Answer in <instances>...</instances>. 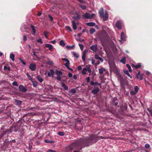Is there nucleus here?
I'll return each mask as SVG.
<instances>
[{"label": "nucleus", "instance_id": "nucleus-64", "mask_svg": "<svg viewBox=\"0 0 152 152\" xmlns=\"http://www.w3.org/2000/svg\"><path fill=\"white\" fill-rule=\"evenodd\" d=\"M73 78L75 79L76 80L77 79V76L75 75H74L73 76Z\"/></svg>", "mask_w": 152, "mask_h": 152}, {"label": "nucleus", "instance_id": "nucleus-29", "mask_svg": "<svg viewBox=\"0 0 152 152\" xmlns=\"http://www.w3.org/2000/svg\"><path fill=\"white\" fill-rule=\"evenodd\" d=\"M59 45L63 47L65 45V44L63 40H61L59 42Z\"/></svg>", "mask_w": 152, "mask_h": 152}, {"label": "nucleus", "instance_id": "nucleus-43", "mask_svg": "<svg viewBox=\"0 0 152 152\" xmlns=\"http://www.w3.org/2000/svg\"><path fill=\"white\" fill-rule=\"evenodd\" d=\"M23 39L24 41H26L27 39V36L25 35H23Z\"/></svg>", "mask_w": 152, "mask_h": 152}, {"label": "nucleus", "instance_id": "nucleus-39", "mask_svg": "<svg viewBox=\"0 0 152 152\" xmlns=\"http://www.w3.org/2000/svg\"><path fill=\"white\" fill-rule=\"evenodd\" d=\"M134 89L135 92L136 93H137L139 90L138 87L137 86H135V87L134 88Z\"/></svg>", "mask_w": 152, "mask_h": 152}, {"label": "nucleus", "instance_id": "nucleus-48", "mask_svg": "<svg viewBox=\"0 0 152 152\" xmlns=\"http://www.w3.org/2000/svg\"><path fill=\"white\" fill-rule=\"evenodd\" d=\"M145 147L147 149H148L150 148V145L148 144H146L145 145Z\"/></svg>", "mask_w": 152, "mask_h": 152}, {"label": "nucleus", "instance_id": "nucleus-40", "mask_svg": "<svg viewBox=\"0 0 152 152\" xmlns=\"http://www.w3.org/2000/svg\"><path fill=\"white\" fill-rule=\"evenodd\" d=\"M45 142L46 143H53L54 142V141L53 140H45Z\"/></svg>", "mask_w": 152, "mask_h": 152}, {"label": "nucleus", "instance_id": "nucleus-37", "mask_svg": "<svg viewBox=\"0 0 152 152\" xmlns=\"http://www.w3.org/2000/svg\"><path fill=\"white\" fill-rule=\"evenodd\" d=\"M126 66L128 67L129 71L130 72H132V70L129 64H126Z\"/></svg>", "mask_w": 152, "mask_h": 152}, {"label": "nucleus", "instance_id": "nucleus-31", "mask_svg": "<svg viewBox=\"0 0 152 152\" xmlns=\"http://www.w3.org/2000/svg\"><path fill=\"white\" fill-rule=\"evenodd\" d=\"M120 61L123 63L124 64H125L126 62V58L125 57H124L123 58L121 59Z\"/></svg>", "mask_w": 152, "mask_h": 152}, {"label": "nucleus", "instance_id": "nucleus-57", "mask_svg": "<svg viewBox=\"0 0 152 152\" xmlns=\"http://www.w3.org/2000/svg\"><path fill=\"white\" fill-rule=\"evenodd\" d=\"M44 35L45 36L46 38H48V36L47 35V32H45L44 33Z\"/></svg>", "mask_w": 152, "mask_h": 152}, {"label": "nucleus", "instance_id": "nucleus-58", "mask_svg": "<svg viewBox=\"0 0 152 152\" xmlns=\"http://www.w3.org/2000/svg\"><path fill=\"white\" fill-rule=\"evenodd\" d=\"M68 76L69 77H71L72 76V74L71 73H70V72H69L68 73Z\"/></svg>", "mask_w": 152, "mask_h": 152}, {"label": "nucleus", "instance_id": "nucleus-26", "mask_svg": "<svg viewBox=\"0 0 152 152\" xmlns=\"http://www.w3.org/2000/svg\"><path fill=\"white\" fill-rule=\"evenodd\" d=\"M99 14L101 17L103 16L104 14L103 10V8H101L100 11L99 12Z\"/></svg>", "mask_w": 152, "mask_h": 152}, {"label": "nucleus", "instance_id": "nucleus-53", "mask_svg": "<svg viewBox=\"0 0 152 152\" xmlns=\"http://www.w3.org/2000/svg\"><path fill=\"white\" fill-rule=\"evenodd\" d=\"M91 63L92 64H95V61L93 58L91 59Z\"/></svg>", "mask_w": 152, "mask_h": 152}, {"label": "nucleus", "instance_id": "nucleus-27", "mask_svg": "<svg viewBox=\"0 0 152 152\" xmlns=\"http://www.w3.org/2000/svg\"><path fill=\"white\" fill-rule=\"evenodd\" d=\"M15 102L16 103V104L17 105H20L22 103V102L20 100H17L15 99Z\"/></svg>", "mask_w": 152, "mask_h": 152}, {"label": "nucleus", "instance_id": "nucleus-42", "mask_svg": "<svg viewBox=\"0 0 152 152\" xmlns=\"http://www.w3.org/2000/svg\"><path fill=\"white\" fill-rule=\"evenodd\" d=\"M58 135L61 136H64V133L62 132H59L58 133Z\"/></svg>", "mask_w": 152, "mask_h": 152}, {"label": "nucleus", "instance_id": "nucleus-10", "mask_svg": "<svg viewBox=\"0 0 152 152\" xmlns=\"http://www.w3.org/2000/svg\"><path fill=\"white\" fill-rule=\"evenodd\" d=\"M97 45L96 44L91 46L90 49L94 52H96L97 49Z\"/></svg>", "mask_w": 152, "mask_h": 152}, {"label": "nucleus", "instance_id": "nucleus-17", "mask_svg": "<svg viewBox=\"0 0 152 152\" xmlns=\"http://www.w3.org/2000/svg\"><path fill=\"white\" fill-rule=\"evenodd\" d=\"M45 47L49 48L50 50L51 51L53 48V46L51 44H46L45 45Z\"/></svg>", "mask_w": 152, "mask_h": 152}, {"label": "nucleus", "instance_id": "nucleus-3", "mask_svg": "<svg viewBox=\"0 0 152 152\" xmlns=\"http://www.w3.org/2000/svg\"><path fill=\"white\" fill-rule=\"evenodd\" d=\"M113 71L114 73L117 76L118 79L121 81V76L119 73V71L117 68L114 69Z\"/></svg>", "mask_w": 152, "mask_h": 152}, {"label": "nucleus", "instance_id": "nucleus-12", "mask_svg": "<svg viewBox=\"0 0 152 152\" xmlns=\"http://www.w3.org/2000/svg\"><path fill=\"white\" fill-rule=\"evenodd\" d=\"M83 18L86 19H90V14L89 13L86 12L85 14L83 15Z\"/></svg>", "mask_w": 152, "mask_h": 152}, {"label": "nucleus", "instance_id": "nucleus-23", "mask_svg": "<svg viewBox=\"0 0 152 152\" xmlns=\"http://www.w3.org/2000/svg\"><path fill=\"white\" fill-rule=\"evenodd\" d=\"M61 86L65 90H68V86L66 85L64 83H62Z\"/></svg>", "mask_w": 152, "mask_h": 152}, {"label": "nucleus", "instance_id": "nucleus-13", "mask_svg": "<svg viewBox=\"0 0 152 152\" xmlns=\"http://www.w3.org/2000/svg\"><path fill=\"white\" fill-rule=\"evenodd\" d=\"M87 52V51L86 50H84L83 51L82 56V59L84 62H85L86 60V53Z\"/></svg>", "mask_w": 152, "mask_h": 152}, {"label": "nucleus", "instance_id": "nucleus-44", "mask_svg": "<svg viewBox=\"0 0 152 152\" xmlns=\"http://www.w3.org/2000/svg\"><path fill=\"white\" fill-rule=\"evenodd\" d=\"M26 75L27 77L30 80H31L32 79V77L29 75L28 73H27Z\"/></svg>", "mask_w": 152, "mask_h": 152}, {"label": "nucleus", "instance_id": "nucleus-54", "mask_svg": "<svg viewBox=\"0 0 152 152\" xmlns=\"http://www.w3.org/2000/svg\"><path fill=\"white\" fill-rule=\"evenodd\" d=\"M78 1L82 3L83 4H85V2L83 0H78Z\"/></svg>", "mask_w": 152, "mask_h": 152}, {"label": "nucleus", "instance_id": "nucleus-47", "mask_svg": "<svg viewBox=\"0 0 152 152\" xmlns=\"http://www.w3.org/2000/svg\"><path fill=\"white\" fill-rule=\"evenodd\" d=\"M37 41L38 42L40 43L41 44L43 43V42L42 41V39L41 38H39L37 39Z\"/></svg>", "mask_w": 152, "mask_h": 152}, {"label": "nucleus", "instance_id": "nucleus-21", "mask_svg": "<svg viewBox=\"0 0 152 152\" xmlns=\"http://www.w3.org/2000/svg\"><path fill=\"white\" fill-rule=\"evenodd\" d=\"M87 25L89 26H95V23L94 22H88L86 23Z\"/></svg>", "mask_w": 152, "mask_h": 152}, {"label": "nucleus", "instance_id": "nucleus-34", "mask_svg": "<svg viewBox=\"0 0 152 152\" xmlns=\"http://www.w3.org/2000/svg\"><path fill=\"white\" fill-rule=\"evenodd\" d=\"M73 54L74 56L76 58H78L79 57V56L78 54L75 52H73Z\"/></svg>", "mask_w": 152, "mask_h": 152}, {"label": "nucleus", "instance_id": "nucleus-45", "mask_svg": "<svg viewBox=\"0 0 152 152\" xmlns=\"http://www.w3.org/2000/svg\"><path fill=\"white\" fill-rule=\"evenodd\" d=\"M33 85L34 87H36L37 86V83L36 82H33Z\"/></svg>", "mask_w": 152, "mask_h": 152}, {"label": "nucleus", "instance_id": "nucleus-22", "mask_svg": "<svg viewBox=\"0 0 152 152\" xmlns=\"http://www.w3.org/2000/svg\"><path fill=\"white\" fill-rule=\"evenodd\" d=\"M124 73L126 75H128L129 77H130V78H132V76L130 75V74H129V71L128 70H124Z\"/></svg>", "mask_w": 152, "mask_h": 152}, {"label": "nucleus", "instance_id": "nucleus-4", "mask_svg": "<svg viewBox=\"0 0 152 152\" xmlns=\"http://www.w3.org/2000/svg\"><path fill=\"white\" fill-rule=\"evenodd\" d=\"M126 37L125 34L123 32H122L121 36L120 42L122 44L124 42V41L125 40Z\"/></svg>", "mask_w": 152, "mask_h": 152}, {"label": "nucleus", "instance_id": "nucleus-11", "mask_svg": "<svg viewBox=\"0 0 152 152\" xmlns=\"http://www.w3.org/2000/svg\"><path fill=\"white\" fill-rule=\"evenodd\" d=\"M62 60L66 62V63L64 64V66H65L66 67H68V66H69V62L67 58H62Z\"/></svg>", "mask_w": 152, "mask_h": 152}, {"label": "nucleus", "instance_id": "nucleus-24", "mask_svg": "<svg viewBox=\"0 0 152 152\" xmlns=\"http://www.w3.org/2000/svg\"><path fill=\"white\" fill-rule=\"evenodd\" d=\"M105 69L102 67L100 68L99 70V72L100 74H102L103 73V71H104Z\"/></svg>", "mask_w": 152, "mask_h": 152}, {"label": "nucleus", "instance_id": "nucleus-60", "mask_svg": "<svg viewBox=\"0 0 152 152\" xmlns=\"http://www.w3.org/2000/svg\"><path fill=\"white\" fill-rule=\"evenodd\" d=\"M77 69L78 70H81L82 69V67L81 66H79L77 67Z\"/></svg>", "mask_w": 152, "mask_h": 152}, {"label": "nucleus", "instance_id": "nucleus-49", "mask_svg": "<svg viewBox=\"0 0 152 152\" xmlns=\"http://www.w3.org/2000/svg\"><path fill=\"white\" fill-rule=\"evenodd\" d=\"M12 84L14 86H18L17 83L15 81L13 82L12 83Z\"/></svg>", "mask_w": 152, "mask_h": 152}, {"label": "nucleus", "instance_id": "nucleus-7", "mask_svg": "<svg viewBox=\"0 0 152 152\" xmlns=\"http://www.w3.org/2000/svg\"><path fill=\"white\" fill-rule=\"evenodd\" d=\"M122 23L121 21L119 20L116 23L115 26L118 29H121L122 28Z\"/></svg>", "mask_w": 152, "mask_h": 152}, {"label": "nucleus", "instance_id": "nucleus-6", "mask_svg": "<svg viewBox=\"0 0 152 152\" xmlns=\"http://www.w3.org/2000/svg\"><path fill=\"white\" fill-rule=\"evenodd\" d=\"M54 71L52 69H50V71L48 72L47 74L48 77H51L52 78H53L54 77Z\"/></svg>", "mask_w": 152, "mask_h": 152}, {"label": "nucleus", "instance_id": "nucleus-41", "mask_svg": "<svg viewBox=\"0 0 152 152\" xmlns=\"http://www.w3.org/2000/svg\"><path fill=\"white\" fill-rule=\"evenodd\" d=\"M70 92L73 94L76 92V90L75 89L73 88L71 90Z\"/></svg>", "mask_w": 152, "mask_h": 152}, {"label": "nucleus", "instance_id": "nucleus-51", "mask_svg": "<svg viewBox=\"0 0 152 152\" xmlns=\"http://www.w3.org/2000/svg\"><path fill=\"white\" fill-rule=\"evenodd\" d=\"M57 79L58 80H61V77L60 75H57L56 77Z\"/></svg>", "mask_w": 152, "mask_h": 152}, {"label": "nucleus", "instance_id": "nucleus-1", "mask_svg": "<svg viewBox=\"0 0 152 152\" xmlns=\"http://www.w3.org/2000/svg\"><path fill=\"white\" fill-rule=\"evenodd\" d=\"M96 138L95 136L91 135L89 138H86L81 139L72 143L71 146L73 147V148L70 147V149H71L74 148H77V149H81L86 146H88L95 142L97 141L95 139Z\"/></svg>", "mask_w": 152, "mask_h": 152}, {"label": "nucleus", "instance_id": "nucleus-35", "mask_svg": "<svg viewBox=\"0 0 152 152\" xmlns=\"http://www.w3.org/2000/svg\"><path fill=\"white\" fill-rule=\"evenodd\" d=\"M31 28L32 29V31L33 32V35H34V34H35V33H36V31H35V28H34V27L32 25H31Z\"/></svg>", "mask_w": 152, "mask_h": 152}, {"label": "nucleus", "instance_id": "nucleus-28", "mask_svg": "<svg viewBox=\"0 0 152 152\" xmlns=\"http://www.w3.org/2000/svg\"><path fill=\"white\" fill-rule=\"evenodd\" d=\"M133 66L135 67L137 69L140 67L141 66V65L140 63H138L136 65H133Z\"/></svg>", "mask_w": 152, "mask_h": 152}, {"label": "nucleus", "instance_id": "nucleus-18", "mask_svg": "<svg viewBox=\"0 0 152 152\" xmlns=\"http://www.w3.org/2000/svg\"><path fill=\"white\" fill-rule=\"evenodd\" d=\"M91 84L93 86H101V84L98 83L97 82H93L92 81L91 82Z\"/></svg>", "mask_w": 152, "mask_h": 152}, {"label": "nucleus", "instance_id": "nucleus-25", "mask_svg": "<svg viewBox=\"0 0 152 152\" xmlns=\"http://www.w3.org/2000/svg\"><path fill=\"white\" fill-rule=\"evenodd\" d=\"M37 78L38 80V81L40 83H42L43 81V79L39 76H37Z\"/></svg>", "mask_w": 152, "mask_h": 152}, {"label": "nucleus", "instance_id": "nucleus-56", "mask_svg": "<svg viewBox=\"0 0 152 152\" xmlns=\"http://www.w3.org/2000/svg\"><path fill=\"white\" fill-rule=\"evenodd\" d=\"M48 17L51 21H52L53 20V18L51 15H48Z\"/></svg>", "mask_w": 152, "mask_h": 152}, {"label": "nucleus", "instance_id": "nucleus-59", "mask_svg": "<svg viewBox=\"0 0 152 152\" xmlns=\"http://www.w3.org/2000/svg\"><path fill=\"white\" fill-rule=\"evenodd\" d=\"M95 15L94 14H92L91 15H90V19H92Z\"/></svg>", "mask_w": 152, "mask_h": 152}, {"label": "nucleus", "instance_id": "nucleus-36", "mask_svg": "<svg viewBox=\"0 0 152 152\" xmlns=\"http://www.w3.org/2000/svg\"><path fill=\"white\" fill-rule=\"evenodd\" d=\"M89 31H90V33L91 34H93L94 32H95V29L94 28H91V29H90L89 30Z\"/></svg>", "mask_w": 152, "mask_h": 152}, {"label": "nucleus", "instance_id": "nucleus-46", "mask_svg": "<svg viewBox=\"0 0 152 152\" xmlns=\"http://www.w3.org/2000/svg\"><path fill=\"white\" fill-rule=\"evenodd\" d=\"M66 28L68 30H69V31L71 32L72 31L71 28L70 26H66Z\"/></svg>", "mask_w": 152, "mask_h": 152}, {"label": "nucleus", "instance_id": "nucleus-52", "mask_svg": "<svg viewBox=\"0 0 152 152\" xmlns=\"http://www.w3.org/2000/svg\"><path fill=\"white\" fill-rule=\"evenodd\" d=\"M86 79L87 80V83H89L90 82V81L89 77H88L86 78Z\"/></svg>", "mask_w": 152, "mask_h": 152}, {"label": "nucleus", "instance_id": "nucleus-20", "mask_svg": "<svg viewBox=\"0 0 152 152\" xmlns=\"http://www.w3.org/2000/svg\"><path fill=\"white\" fill-rule=\"evenodd\" d=\"M15 55L13 53H11L10 55V58L13 61L15 60Z\"/></svg>", "mask_w": 152, "mask_h": 152}, {"label": "nucleus", "instance_id": "nucleus-5", "mask_svg": "<svg viewBox=\"0 0 152 152\" xmlns=\"http://www.w3.org/2000/svg\"><path fill=\"white\" fill-rule=\"evenodd\" d=\"M109 64L110 66L111 70L112 71L114 69L117 68L114 62L109 63Z\"/></svg>", "mask_w": 152, "mask_h": 152}, {"label": "nucleus", "instance_id": "nucleus-33", "mask_svg": "<svg viewBox=\"0 0 152 152\" xmlns=\"http://www.w3.org/2000/svg\"><path fill=\"white\" fill-rule=\"evenodd\" d=\"M80 7L83 10H85L86 9V6L82 4H79Z\"/></svg>", "mask_w": 152, "mask_h": 152}, {"label": "nucleus", "instance_id": "nucleus-63", "mask_svg": "<svg viewBox=\"0 0 152 152\" xmlns=\"http://www.w3.org/2000/svg\"><path fill=\"white\" fill-rule=\"evenodd\" d=\"M48 64H50V65H52L53 64V62L50 61H48Z\"/></svg>", "mask_w": 152, "mask_h": 152}, {"label": "nucleus", "instance_id": "nucleus-32", "mask_svg": "<svg viewBox=\"0 0 152 152\" xmlns=\"http://www.w3.org/2000/svg\"><path fill=\"white\" fill-rule=\"evenodd\" d=\"M76 16H73L72 17V18L74 19H77L80 18V16L77 13H76Z\"/></svg>", "mask_w": 152, "mask_h": 152}, {"label": "nucleus", "instance_id": "nucleus-62", "mask_svg": "<svg viewBox=\"0 0 152 152\" xmlns=\"http://www.w3.org/2000/svg\"><path fill=\"white\" fill-rule=\"evenodd\" d=\"M140 72H138V73H137V74L136 75V77L137 78L140 75Z\"/></svg>", "mask_w": 152, "mask_h": 152}, {"label": "nucleus", "instance_id": "nucleus-55", "mask_svg": "<svg viewBox=\"0 0 152 152\" xmlns=\"http://www.w3.org/2000/svg\"><path fill=\"white\" fill-rule=\"evenodd\" d=\"M47 152H56V151L53 150H48L47 151Z\"/></svg>", "mask_w": 152, "mask_h": 152}, {"label": "nucleus", "instance_id": "nucleus-9", "mask_svg": "<svg viewBox=\"0 0 152 152\" xmlns=\"http://www.w3.org/2000/svg\"><path fill=\"white\" fill-rule=\"evenodd\" d=\"M19 89L20 91L25 92L27 91V89L25 88L22 85H20L19 86Z\"/></svg>", "mask_w": 152, "mask_h": 152}, {"label": "nucleus", "instance_id": "nucleus-16", "mask_svg": "<svg viewBox=\"0 0 152 152\" xmlns=\"http://www.w3.org/2000/svg\"><path fill=\"white\" fill-rule=\"evenodd\" d=\"M72 26L73 29L74 30H75L77 29V23L75 22L74 20H72Z\"/></svg>", "mask_w": 152, "mask_h": 152}, {"label": "nucleus", "instance_id": "nucleus-8", "mask_svg": "<svg viewBox=\"0 0 152 152\" xmlns=\"http://www.w3.org/2000/svg\"><path fill=\"white\" fill-rule=\"evenodd\" d=\"M36 65L34 63H31L29 66V68L32 71H34L36 69Z\"/></svg>", "mask_w": 152, "mask_h": 152}, {"label": "nucleus", "instance_id": "nucleus-2", "mask_svg": "<svg viewBox=\"0 0 152 152\" xmlns=\"http://www.w3.org/2000/svg\"><path fill=\"white\" fill-rule=\"evenodd\" d=\"M90 65H88L86 66V67L83 69L82 73L83 75H85L87 71L90 73L91 72V70L90 68Z\"/></svg>", "mask_w": 152, "mask_h": 152}, {"label": "nucleus", "instance_id": "nucleus-50", "mask_svg": "<svg viewBox=\"0 0 152 152\" xmlns=\"http://www.w3.org/2000/svg\"><path fill=\"white\" fill-rule=\"evenodd\" d=\"M137 93H136L135 91H132L130 92V94L131 95H133Z\"/></svg>", "mask_w": 152, "mask_h": 152}, {"label": "nucleus", "instance_id": "nucleus-15", "mask_svg": "<svg viewBox=\"0 0 152 152\" xmlns=\"http://www.w3.org/2000/svg\"><path fill=\"white\" fill-rule=\"evenodd\" d=\"M108 15L107 13V12H105L104 15L102 17L103 18V20L104 21L106 20L108 18Z\"/></svg>", "mask_w": 152, "mask_h": 152}, {"label": "nucleus", "instance_id": "nucleus-38", "mask_svg": "<svg viewBox=\"0 0 152 152\" xmlns=\"http://www.w3.org/2000/svg\"><path fill=\"white\" fill-rule=\"evenodd\" d=\"M79 46L80 48V50H82L83 49V45L81 44H79Z\"/></svg>", "mask_w": 152, "mask_h": 152}, {"label": "nucleus", "instance_id": "nucleus-14", "mask_svg": "<svg viewBox=\"0 0 152 152\" xmlns=\"http://www.w3.org/2000/svg\"><path fill=\"white\" fill-rule=\"evenodd\" d=\"M99 89L98 87H97L96 88L93 89L92 91V92L93 94H95L99 92Z\"/></svg>", "mask_w": 152, "mask_h": 152}, {"label": "nucleus", "instance_id": "nucleus-19", "mask_svg": "<svg viewBox=\"0 0 152 152\" xmlns=\"http://www.w3.org/2000/svg\"><path fill=\"white\" fill-rule=\"evenodd\" d=\"M95 58L100 60L101 62H103V60L101 57H100L98 54H96L95 55Z\"/></svg>", "mask_w": 152, "mask_h": 152}, {"label": "nucleus", "instance_id": "nucleus-61", "mask_svg": "<svg viewBox=\"0 0 152 152\" xmlns=\"http://www.w3.org/2000/svg\"><path fill=\"white\" fill-rule=\"evenodd\" d=\"M56 42V41L55 40H54L53 41H52L50 42V43H52L53 44H55Z\"/></svg>", "mask_w": 152, "mask_h": 152}, {"label": "nucleus", "instance_id": "nucleus-30", "mask_svg": "<svg viewBox=\"0 0 152 152\" xmlns=\"http://www.w3.org/2000/svg\"><path fill=\"white\" fill-rule=\"evenodd\" d=\"M56 74L57 75H60L62 74V72L61 71H58L56 70Z\"/></svg>", "mask_w": 152, "mask_h": 152}]
</instances>
